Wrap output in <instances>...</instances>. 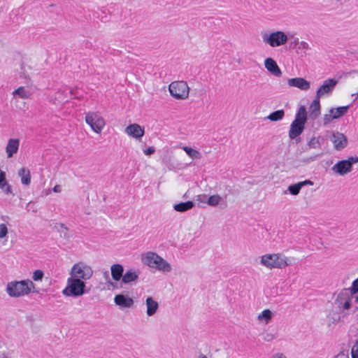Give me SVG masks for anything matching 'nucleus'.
Returning a JSON list of instances; mask_svg holds the SVG:
<instances>
[{
    "instance_id": "obj_1",
    "label": "nucleus",
    "mask_w": 358,
    "mask_h": 358,
    "mask_svg": "<svg viewBox=\"0 0 358 358\" xmlns=\"http://www.w3.org/2000/svg\"><path fill=\"white\" fill-rule=\"evenodd\" d=\"M92 267L87 263L80 261L75 263L69 271L66 285L62 293L67 297H79L87 293L85 282L93 276Z\"/></svg>"
},
{
    "instance_id": "obj_2",
    "label": "nucleus",
    "mask_w": 358,
    "mask_h": 358,
    "mask_svg": "<svg viewBox=\"0 0 358 358\" xmlns=\"http://www.w3.org/2000/svg\"><path fill=\"white\" fill-rule=\"evenodd\" d=\"M259 264L268 269H285L291 265L290 258L281 252L265 253L259 257Z\"/></svg>"
},
{
    "instance_id": "obj_3",
    "label": "nucleus",
    "mask_w": 358,
    "mask_h": 358,
    "mask_svg": "<svg viewBox=\"0 0 358 358\" xmlns=\"http://www.w3.org/2000/svg\"><path fill=\"white\" fill-rule=\"evenodd\" d=\"M35 289L31 280H12L6 286V292L11 298H20L27 296Z\"/></svg>"
},
{
    "instance_id": "obj_4",
    "label": "nucleus",
    "mask_w": 358,
    "mask_h": 358,
    "mask_svg": "<svg viewBox=\"0 0 358 358\" xmlns=\"http://www.w3.org/2000/svg\"><path fill=\"white\" fill-rule=\"evenodd\" d=\"M141 259L144 265L157 271L169 273L172 270L171 264L155 252L143 253Z\"/></svg>"
},
{
    "instance_id": "obj_5",
    "label": "nucleus",
    "mask_w": 358,
    "mask_h": 358,
    "mask_svg": "<svg viewBox=\"0 0 358 358\" xmlns=\"http://www.w3.org/2000/svg\"><path fill=\"white\" fill-rule=\"evenodd\" d=\"M306 120V110L304 106H301L296 113L294 121L290 125L289 131V137L290 139H294L303 132Z\"/></svg>"
},
{
    "instance_id": "obj_6",
    "label": "nucleus",
    "mask_w": 358,
    "mask_h": 358,
    "mask_svg": "<svg viewBox=\"0 0 358 358\" xmlns=\"http://www.w3.org/2000/svg\"><path fill=\"white\" fill-rule=\"evenodd\" d=\"M262 38L264 43L271 48L284 45L288 41L287 35L282 31H275L271 33L262 32Z\"/></svg>"
},
{
    "instance_id": "obj_7",
    "label": "nucleus",
    "mask_w": 358,
    "mask_h": 358,
    "mask_svg": "<svg viewBox=\"0 0 358 358\" xmlns=\"http://www.w3.org/2000/svg\"><path fill=\"white\" fill-rule=\"evenodd\" d=\"M85 121L92 131L100 134L106 126V121L99 111H88L85 115Z\"/></svg>"
},
{
    "instance_id": "obj_8",
    "label": "nucleus",
    "mask_w": 358,
    "mask_h": 358,
    "mask_svg": "<svg viewBox=\"0 0 358 358\" xmlns=\"http://www.w3.org/2000/svg\"><path fill=\"white\" fill-rule=\"evenodd\" d=\"M169 91L175 99L185 100L189 97V87L185 81H173L169 85Z\"/></svg>"
},
{
    "instance_id": "obj_9",
    "label": "nucleus",
    "mask_w": 358,
    "mask_h": 358,
    "mask_svg": "<svg viewBox=\"0 0 358 358\" xmlns=\"http://www.w3.org/2000/svg\"><path fill=\"white\" fill-rule=\"evenodd\" d=\"M358 163V156L350 157L347 159L341 160L336 163L331 168L334 173L339 176H345L352 171V165Z\"/></svg>"
},
{
    "instance_id": "obj_10",
    "label": "nucleus",
    "mask_w": 358,
    "mask_h": 358,
    "mask_svg": "<svg viewBox=\"0 0 358 358\" xmlns=\"http://www.w3.org/2000/svg\"><path fill=\"white\" fill-rule=\"evenodd\" d=\"M354 294H355L351 292L350 288L343 289L336 294L334 302L338 308L348 310L351 308Z\"/></svg>"
},
{
    "instance_id": "obj_11",
    "label": "nucleus",
    "mask_w": 358,
    "mask_h": 358,
    "mask_svg": "<svg viewBox=\"0 0 358 358\" xmlns=\"http://www.w3.org/2000/svg\"><path fill=\"white\" fill-rule=\"evenodd\" d=\"M348 109L349 106L330 108L329 113L325 114L323 117L324 124L327 125L334 120L341 117L348 113Z\"/></svg>"
},
{
    "instance_id": "obj_12",
    "label": "nucleus",
    "mask_w": 358,
    "mask_h": 358,
    "mask_svg": "<svg viewBox=\"0 0 358 358\" xmlns=\"http://www.w3.org/2000/svg\"><path fill=\"white\" fill-rule=\"evenodd\" d=\"M338 80L334 78H329L323 81L322 85L317 89L316 95L317 98H322L324 96H329L331 95L334 90L335 89Z\"/></svg>"
},
{
    "instance_id": "obj_13",
    "label": "nucleus",
    "mask_w": 358,
    "mask_h": 358,
    "mask_svg": "<svg viewBox=\"0 0 358 358\" xmlns=\"http://www.w3.org/2000/svg\"><path fill=\"white\" fill-rule=\"evenodd\" d=\"M124 132L129 136L136 140L141 139L145 134V129L140 124L133 123L129 124L124 129Z\"/></svg>"
},
{
    "instance_id": "obj_14",
    "label": "nucleus",
    "mask_w": 358,
    "mask_h": 358,
    "mask_svg": "<svg viewBox=\"0 0 358 358\" xmlns=\"http://www.w3.org/2000/svg\"><path fill=\"white\" fill-rule=\"evenodd\" d=\"M287 85L289 87H296L302 91H308L310 88V83L301 77L289 78Z\"/></svg>"
},
{
    "instance_id": "obj_15",
    "label": "nucleus",
    "mask_w": 358,
    "mask_h": 358,
    "mask_svg": "<svg viewBox=\"0 0 358 358\" xmlns=\"http://www.w3.org/2000/svg\"><path fill=\"white\" fill-rule=\"evenodd\" d=\"M330 140L334 144V148L337 150L343 149L348 144L345 136L340 132H334L330 137Z\"/></svg>"
},
{
    "instance_id": "obj_16",
    "label": "nucleus",
    "mask_w": 358,
    "mask_h": 358,
    "mask_svg": "<svg viewBox=\"0 0 358 358\" xmlns=\"http://www.w3.org/2000/svg\"><path fill=\"white\" fill-rule=\"evenodd\" d=\"M264 64L266 69L273 76L275 77H280L282 76V71L273 58H266Z\"/></svg>"
},
{
    "instance_id": "obj_17",
    "label": "nucleus",
    "mask_w": 358,
    "mask_h": 358,
    "mask_svg": "<svg viewBox=\"0 0 358 358\" xmlns=\"http://www.w3.org/2000/svg\"><path fill=\"white\" fill-rule=\"evenodd\" d=\"M114 302L116 306L121 308H130L133 306L134 303L132 298L121 294H117L115 296Z\"/></svg>"
},
{
    "instance_id": "obj_18",
    "label": "nucleus",
    "mask_w": 358,
    "mask_h": 358,
    "mask_svg": "<svg viewBox=\"0 0 358 358\" xmlns=\"http://www.w3.org/2000/svg\"><path fill=\"white\" fill-rule=\"evenodd\" d=\"M20 147V140L18 138H10L6 146V153L7 158H11L18 152Z\"/></svg>"
},
{
    "instance_id": "obj_19",
    "label": "nucleus",
    "mask_w": 358,
    "mask_h": 358,
    "mask_svg": "<svg viewBox=\"0 0 358 358\" xmlns=\"http://www.w3.org/2000/svg\"><path fill=\"white\" fill-rule=\"evenodd\" d=\"M140 271L135 269H128L124 273L122 282L124 284H129L136 281L138 279Z\"/></svg>"
},
{
    "instance_id": "obj_20",
    "label": "nucleus",
    "mask_w": 358,
    "mask_h": 358,
    "mask_svg": "<svg viewBox=\"0 0 358 358\" xmlns=\"http://www.w3.org/2000/svg\"><path fill=\"white\" fill-rule=\"evenodd\" d=\"M146 305V314L148 316H153L159 308L158 302L155 300L152 296L147 297L145 300Z\"/></svg>"
},
{
    "instance_id": "obj_21",
    "label": "nucleus",
    "mask_w": 358,
    "mask_h": 358,
    "mask_svg": "<svg viewBox=\"0 0 358 358\" xmlns=\"http://www.w3.org/2000/svg\"><path fill=\"white\" fill-rule=\"evenodd\" d=\"M111 277L113 280L118 282L122 279L124 268L120 264H114L110 266Z\"/></svg>"
},
{
    "instance_id": "obj_22",
    "label": "nucleus",
    "mask_w": 358,
    "mask_h": 358,
    "mask_svg": "<svg viewBox=\"0 0 358 358\" xmlns=\"http://www.w3.org/2000/svg\"><path fill=\"white\" fill-rule=\"evenodd\" d=\"M18 176L20 178L21 182L25 186H29L31 184V173L30 171L25 167H22L18 171Z\"/></svg>"
},
{
    "instance_id": "obj_23",
    "label": "nucleus",
    "mask_w": 358,
    "mask_h": 358,
    "mask_svg": "<svg viewBox=\"0 0 358 358\" xmlns=\"http://www.w3.org/2000/svg\"><path fill=\"white\" fill-rule=\"evenodd\" d=\"M320 98H317V96H315V99L313 101V102L310 104V115L312 118L315 119L320 115Z\"/></svg>"
},
{
    "instance_id": "obj_24",
    "label": "nucleus",
    "mask_w": 358,
    "mask_h": 358,
    "mask_svg": "<svg viewBox=\"0 0 358 358\" xmlns=\"http://www.w3.org/2000/svg\"><path fill=\"white\" fill-rule=\"evenodd\" d=\"M273 316V313L269 309H265L257 315V320L261 324H268Z\"/></svg>"
},
{
    "instance_id": "obj_25",
    "label": "nucleus",
    "mask_w": 358,
    "mask_h": 358,
    "mask_svg": "<svg viewBox=\"0 0 358 358\" xmlns=\"http://www.w3.org/2000/svg\"><path fill=\"white\" fill-rule=\"evenodd\" d=\"M13 96H17L20 99H27L31 97V94L24 87H19L13 92Z\"/></svg>"
},
{
    "instance_id": "obj_26",
    "label": "nucleus",
    "mask_w": 358,
    "mask_h": 358,
    "mask_svg": "<svg viewBox=\"0 0 358 358\" xmlns=\"http://www.w3.org/2000/svg\"><path fill=\"white\" fill-rule=\"evenodd\" d=\"M194 204L192 201H188L186 202H182L176 203L173 206V209L177 212H185L192 209Z\"/></svg>"
},
{
    "instance_id": "obj_27",
    "label": "nucleus",
    "mask_w": 358,
    "mask_h": 358,
    "mask_svg": "<svg viewBox=\"0 0 358 358\" xmlns=\"http://www.w3.org/2000/svg\"><path fill=\"white\" fill-rule=\"evenodd\" d=\"M182 150L192 159H200L201 158V154L197 150L188 146H183Z\"/></svg>"
},
{
    "instance_id": "obj_28",
    "label": "nucleus",
    "mask_w": 358,
    "mask_h": 358,
    "mask_svg": "<svg viewBox=\"0 0 358 358\" xmlns=\"http://www.w3.org/2000/svg\"><path fill=\"white\" fill-rule=\"evenodd\" d=\"M9 229L8 224L1 223L0 224V241L6 243L8 239Z\"/></svg>"
},
{
    "instance_id": "obj_29",
    "label": "nucleus",
    "mask_w": 358,
    "mask_h": 358,
    "mask_svg": "<svg viewBox=\"0 0 358 358\" xmlns=\"http://www.w3.org/2000/svg\"><path fill=\"white\" fill-rule=\"evenodd\" d=\"M285 116V111L283 110H278L271 113L268 116H267V119L272 122H276L281 120Z\"/></svg>"
},
{
    "instance_id": "obj_30",
    "label": "nucleus",
    "mask_w": 358,
    "mask_h": 358,
    "mask_svg": "<svg viewBox=\"0 0 358 358\" xmlns=\"http://www.w3.org/2000/svg\"><path fill=\"white\" fill-rule=\"evenodd\" d=\"M222 198L219 194H214L208 197L206 203L210 206H217L222 201Z\"/></svg>"
},
{
    "instance_id": "obj_31",
    "label": "nucleus",
    "mask_w": 358,
    "mask_h": 358,
    "mask_svg": "<svg viewBox=\"0 0 358 358\" xmlns=\"http://www.w3.org/2000/svg\"><path fill=\"white\" fill-rule=\"evenodd\" d=\"M0 189L6 194H13L11 185L7 182L6 177L0 182Z\"/></svg>"
},
{
    "instance_id": "obj_32",
    "label": "nucleus",
    "mask_w": 358,
    "mask_h": 358,
    "mask_svg": "<svg viewBox=\"0 0 358 358\" xmlns=\"http://www.w3.org/2000/svg\"><path fill=\"white\" fill-rule=\"evenodd\" d=\"M44 277V272L41 269L34 270L32 273V282H41Z\"/></svg>"
},
{
    "instance_id": "obj_33",
    "label": "nucleus",
    "mask_w": 358,
    "mask_h": 358,
    "mask_svg": "<svg viewBox=\"0 0 358 358\" xmlns=\"http://www.w3.org/2000/svg\"><path fill=\"white\" fill-rule=\"evenodd\" d=\"M301 189V187L299 185V182L292 185H289L288 187V191L289 192V193L292 195H294V196L297 195L299 193Z\"/></svg>"
},
{
    "instance_id": "obj_34",
    "label": "nucleus",
    "mask_w": 358,
    "mask_h": 358,
    "mask_svg": "<svg viewBox=\"0 0 358 358\" xmlns=\"http://www.w3.org/2000/svg\"><path fill=\"white\" fill-rule=\"evenodd\" d=\"M309 148H318L320 146V139L319 137H313L312 138L308 143Z\"/></svg>"
},
{
    "instance_id": "obj_35",
    "label": "nucleus",
    "mask_w": 358,
    "mask_h": 358,
    "mask_svg": "<svg viewBox=\"0 0 358 358\" xmlns=\"http://www.w3.org/2000/svg\"><path fill=\"white\" fill-rule=\"evenodd\" d=\"M352 358H358V337L355 339L351 348Z\"/></svg>"
},
{
    "instance_id": "obj_36",
    "label": "nucleus",
    "mask_w": 358,
    "mask_h": 358,
    "mask_svg": "<svg viewBox=\"0 0 358 358\" xmlns=\"http://www.w3.org/2000/svg\"><path fill=\"white\" fill-rule=\"evenodd\" d=\"M298 48L302 50H310V46L307 42L302 41L299 43Z\"/></svg>"
},
{
    "instance_id": "obj_37",
    "label": "nucleus",
    "mask_w": 358,
    "mask_h": 358,
    "mask_svg": "<svg viewBox=\"0 0 358 358\" xmlns=\"http://www.w3.org/2000/svg\"><path fill=\"white\" fill-rule=\"evenodd\" d=\"M208 196L205 194H199L196 196V201L199 203H206V201H208Z\"/></svg>"
},
{
    "instance_id": "obj_38",
    "label": "nucleus",
    "mask_w": 358,
    "mask_h": 358,
    "mask_svg": "<svg viewBox=\"0 0 358 358\" xmlns=\"http://www.w3.org/2000/svg\"><path fill=\"white\" fill-rule=\"evenodd\" d=\"M350 288L352 293H355V294L358 293V278L352 282Z\"/></svg>"
},
{
    "instance_id": "obj_39",
    "label": "nucleus",
    "mask_w": 358,
    "mask_h": 358,
    "mask_svg": "<svg viewBox=\"0 0 358 358\" xmlns=\"http://www.w3.org/2000/svg\"><path fill=\"white\" fill-rule=\"evenodd\" d=\"M155 152V149L152 146H150L148 148L143 150V153L147 156H150V155H152Z\"/></svg>"
},
{
    "instance_id": "obj_40",
    "label": "nucleus",
    "mask_w": 358,
    "mask_h": 358,
    "mask_svg": "<svg viewBox=\"0 0 358 358\" xmlns=\"http://www.w3.org/2000/svg\"><path fill=\"white\" fill-rule=\"evenodd\" d=\"M299 183L301 188L306 185H313V182L310 180H306L301 182H299Z\"/></svg>"
},
{
    "instance_id": "obj_41",
    "label": "nucleus",
    "mask_w": 358,
    "mask_h": 358,
    "mask_svg": "<svg viewBox=\"0 0 358 358\" xmlns=\"http://www.w3.org/2000/svg\"><path fill=\"white\" fill-rule=\"evenodd\" d=\"M53 192H56V193H59L62 192V186L59 185H56L53 189H52Z\"/></svg>"
},
{
    "instance_id": "obj_42",
    "label": "nucleus",
    "mask_w": 358,
    "mask_h": 358,
    "mask_svg": "<svg viewBox=\"0 0 358 358\" xmlns=\"http://www.w3.org/2000/svg\"><path fill=\"white\" fill-rule=\"evenodd\" d=\"M272 358H287L286 356L282 353H276L272 356Z\"/></svg>"
},
{
    "instance_id": "obj_43",
    "label": "nucleus",
    "mask_w": 358,
    "mask_h": 358,
    "mask_svg": "<svg viewBox=\"0 0 358 358\" xmlns=\"http://www.w3.org/2000/svg\"><path fill=\"white\" fill-rule=\"evenodd\" d=\"M336 358H349L348 355H345V354H340L338 355Z\"/></svg>"
},
{
    "instance_id": "obj_44",
    "label": "nucleus",
    "mask_w": 358,
    "mask_h": 358,
    "mask_svg": "<svg viewBox=\"0 0 358 358\" xmlns=\"http://www.w3.org/2000/svg\"><path fill=\"white\" fill-rule=\"evenodd\" d=\"M110 285H111L113 288H116V287H117L116 284H115L114 282H110Z\"/></svg>"
},
{
    "instance_id": "obj_45",
    "label": "nucleus",
    "mask_w": 358,
    "mask_h": 358,
    "mask_svg": "<svg viewBox=\"0 0 358 358\" xmlns=\"http://www.w3.org/2000/svg\"><path fill=\"white\" fill-rule=\"evenodd\" d=\"M197 358H208V357L204 355H200Z\"/></svg>"
},
{
    "instance_id": "obj_46",
    "label": "nucleus",
    "mask_w": 358,
    "mask_h": 358,
    "mask_svg": "<svg viewBox=\"0 0 358 358\" xmlns=\"http://www.w3.org/2000/svg\"><path fill=\"white\" fill-rule=\"evenodd\" d=\"M355 301L358 303V295L355 296Z\"/></svg>"
}]
</instances>
